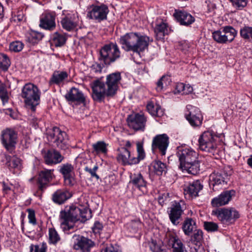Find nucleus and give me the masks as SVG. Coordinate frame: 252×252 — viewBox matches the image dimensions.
<instances>
[{
	"mask_svg": "<svg viewBox=\"0 0 252 252\" xmlns=\"http://www.w3.org/2000/svg\"><path fill=\"white\" fill-rule=\"evenodd\" d=\"M94 246V243L91 239L83 236H78L74 243L73 247L76 250L82 252H89L91 249Z\"/></svg>",
	"mask_w": 252,
	"mask_h": 252,
	"instance_id": "5701e85b",
	"label": "nucleus"
},
{
	"mask_svg": "<svg viewBox=\"0 0 252 252\" xmlns=\"http://www.w3.org/2000/svg\"><path fill=\"white\" fill-rule=\"evenodd\" d=\"M119 42L125 51L140 53L148 48L149 37L137 32H131L121 36Z\"/></svg>",
	"mask_w": 252,
	"mask_h": 252,
	"instance_id": "7ed1b4c3",
	"label": "nucleus"
},
{
	"mask_svg": "<svg viewBox=\"0 0 252 252\" xmlns=\"http://www.w3.org/2000/svg\"><path fill=\"white\" fill-rule=\"evenodd\" d=\"M187 109L185 117L190 125L193 127L200 126L203 117L199 109L191 105H187Z\"/></svg>",
	"mask_w": 252,
	"mask_h": 252,
	"instance_id": "4468645a",
	"label": "nucleus"
},
{
	"mask_svg": "<svg viewBox=\"0 0 252 252\" xmlns=\"http://www.w3.org/2000/svg\"><path fill=\"white\" fill-rule=\"evenodd\" d=\"M203 189V185L199 180L194 181L184 189L186 195H189L191 198L196 197L198 192Z\"/></svg>",
	"mask_w": 252,
	"mask_h": 252,
	"instance_id": "cd10ccee",
	"label": "nucleus"
},
{
	"mask_svg": "<svg viewBox=\"0 0 252 252\" xmlns=\"http://www.w3.org/2000/svg\"><path fill=\"white\" fill-rule=\"evenodd\" d=\"M226 42H232L237 34V31L231 26L223 27Z\"/></svg>",
	"mask_w": 252,
	"mask_h": 252,
	"instance_id": "58836bf2",
	"label": "nucleus"
},
{
	"mask_svg": "<svg viewBox=\"0 0 252 252\" xmlns=\"http://www.w3.org/2000/svg\"><path fill=\"white\" fill-rule=\"evenodd\" d=\"M61 24L63 28L67 31L72 30L76 26L75 22L69 16L63 18L61 21Z\"/></svg>",
	"mask_w": 252,
	"mask_h": 252,
	"instance_id": "ea45409f",
	"label": "nucleus"
},
{
	"mask_svg": "<svg viewBox=\"0 0 252 252\" xmlns=\"http://www.w3.org/2000/svg\"><path fill=\"white\" fill-rule=\"evenodd\" d=\"M232 6L237 9L241 10L245 7L248 3L247 0H229Z\"/></svg>",
	"mask_w": 252,
	"mask_h": 252,
	"instance_id": "3c124183",
	"label": "nucleus"
},
{
	"mask_svg": "<svg viewBox=\"0 0 252 252\" xmlns=\"http://www.w3.org/2000/svg\"><path fill=\"white\" fill-rule=\"evenodd\" d=\"M24 19V14L23 11H19L18 12L16 15L14 17V20L15 21L21 22Z\"/></svg>",
	"mask_w": 252,
	"mask_h": 252,
	"instance_id": "0e129e2a",
	"label": "nucleus"
},
{
	"mask_svg": "<svg viewBox=\"0 0 252 252\" xmlns=\"http://www.w3.org/2000/svg\"><path fill=\"white\" fill-rule=\"evenodd\" d=\"M122 77L121 73L116 72L106 76V85L108 88V93L110 94L115 95L121 84Z\"/></svg>",
	"mask_w": 252,
	"mask_h": 252,
	"instance_id": "a211bd4d",
	"label": "nucleus"
},
{
	"mask_svg": "<svg viewBox=\"0 0 252 252\" xmlns=\"http://www.w3.org/2000/svg\"><path fill=\"white\" fill-rule=\"evenodd\" d=\"M185 87V84L184 83H178L176 85V91L178 93H182L183 94V92L184 90V88Z\"/></svg>",
	"mask_w": 252,
	"mask_h": 252,
	"instance_id": "774afa93",
	"label": "nucleus"
},
{
	"mask_svg": "<svg viewBox=\"0 0 252 252\" xmlns=\"http://www.w3.org/2000/svg\"><path fill=\"white\" fill-rule=\"evenodd\" d=\"M47 245L45 243L40 245H31L30 246V252H46Z\"/></svg>",
	"mask_w": 252,
	"mask_h": 252,
	"instance_id": "603ef678",
	"label": "nucleus"
},
{
	"mask_svg": "<svg viewBox=\"0 0 252 252\" xmlns=\"http://www.w3.org/2000/svg\"><path fill=\"white\" fill-rule=\"evenodd\" d=\"M176 155L180 162L179 167L183 170L196 174L199 170L197 160L198 155L193 149L189 147H178Z\"/></svg>",
	"mask_w": 252,
	"mask_h": 252,
	"instance_id": "f03ea898",
	"label": "nucleus"
},
{
	"mask_svg": "<svg viewBox=\"0 0 252 252\" xmlns=\"http://www.w3.org/2000/svg\"><path fill=\"white\" fill-rule=\"evenodd\" d=\"M212 215L216 216L223 223L230 224L240 217L239 212L234 208H221L212 211Z\"/></svg>",
	"mask_w": 252,
	"mask_h": 252,
	"instance_id": "6e6552de",
	"label": "nucleus"
},
{
	"mask_svg": "<svg viewBox=\"0 0 252 252\" xmlns=\"http://www.w3.org/2000/svg\"><path fill=\"white\" fill-rule=\"evenodd\" d=\"M17 139V133L13 129L7 128L2 131V144L9 153L15 150Z\"/></svg>",
	"mask_w": 252,
	"mask_h": 252,
	"instance_id": "9d476101",
	"label": "nucleus"
},
{
	"mask_svg": "<svg viewBox=\"0 0 252 252\" xmlns=\"http://www.w3.org/2000/svg\"><path fill=\"white\" fill-rule=\"evenodd\" d=\"M53 171V169H44L39 172L37 181L38 186L37 195H40L44 191L48 186L49 183L54 177Z\"/></svg>",
	"mask_w": 252,
	"mask_h": 252,
	"instance_id": "9b49d317",
	"label": "nucleus"
},
{
	"mask_svg": "<svg viewBox=\"0 0 252 252\" xmlns=\"http://www.w3.org/2000/svg\"><path fill=\"white\" fill-rule=\"evenodd\" d=\"M166 242L167 245L173 249V252H187L181 241L176 236H169Z\"/></svg>",
	"mask_w": 252,
	"mask_h": 252,
	"instance_id": "c85d7f7f",
	"label": "nucleus"
},
{
	"mask_svg": "<svg viewBox=\"0 0 252 252\" xmlns=\"http://www.w3.org/2000/svg\"><path fill=\"white\" fill-rule=\"evenodd\" d=\"M67 77L68 73L66 71H55L53 72L49 82L50 84L60 85L63 83Z\"/></svg>",
	"mask_w": 252,
	"mask_h": 252,
	"instance_id": "2f4dec72",
	"label": "nucleus"
},
{
	"mask_svg": "<svg viewBox=\"0 0 252 252\" xmlns=\"http://www.w3.org/2000/svg\"><path fill=\"white\" fill-rule=\"evenodd\" d=\"M235 191L229 190L224 191L218 196L214 197L211 201L213 207H218L227 204L235 195Z\"/></svg>",
	"mask_w": 252,
	"mask_h": 252,
	"instance_id": "aec40b11",
	"label": "nucleus"
},
{
	"mask_svg": "<svg viewBox=\"0 0 252 252\" xmlns=\"http://www.w3.org/2000/svg\"><path fill=\"white\" fill-rule=\"evenodd\" d=\"M103 228L102 224L98 221H95L92 227L93 232L95 233H99L100 231L102 230Z\"/></svg>",
	"mask_w": 252,
	"mask_h": 252,
	"instance_id": "680f3d73",
	"label": "nucleus"
},
{
	"mask_svg": "<svg viewBox=\"0 0 252 252\" xmlns=\"http://www.w3.org/2000/svg\"><path fill=\"white\" fill-rule=\"evenodd\" d=\"M4 113L6 115H9L10 117H11L13 119H15V117L14 116V113L13 112L12 109L8 107L7 108L3 109L2 111L1 110V113Z\"/></svg>",
	"mask_w": 252,
	"mask_h": 252,
	"instance_id": "69168bd1",
	"label": "nucleus"
},
{
	"mask_svg": "<svg viewBox=\"0 0 252 252\" xmlns=\"http://www.w3.org/2000/svg\"><path fill=\"white\" fill-rule=\"evenodd\" d=\"M64 96L68 101L70 102H77L78 103H83L85 100V98L82 92L78 89L74 87L71 88Z\"/></svg>",
	"mask_w": 252,
	"mask_h": 252,
	"instance_id": "a878e982",
	"label": "nucleus"
},
{
	"mask_svg": "<svg viewBox=\"0 0 252 252\" xmlns=\"http://www.w3.org/2000/svg\"><path fill=\"white\" fill-rule=\"evenodd\" d=\"M6 159V165L10 169L13 168L20 170L22 168L21 160L17 157L5 156Z\"/></svg>",
	"mask_w": 252,
	"mask_h": 252,
	"instance_id": "f704fd0d",
	"label": "nucleus"
},
{
	"mask_svg": "<svg viewBox=\"0 0 252 252\" xmlns=\"http://www.w3.org/2000/svg\"><path fill=\"white\" fill-rule=\"evenodd\" d=\"M182 229L186 236H191L193 231L197 229V225L195 219L186 218L182 223Z\"/></svg>",
	"mask_w": 252,
	"mask_h": 252,
	"instance_id": "c756f323",
	"label": "nucleus"
},
{
	"mask_svg": "<svg viewBox=\"0 0 252 252\" xmlns=\"http://www.w3.org/2000/svg\"><path fill=\"white\" fill-rule=\"evenodd\" d=\"M121 57V52L116 43H111L103 46L100 50L98 60L104 65L108 66Z\"/></svg>",
	"mask_w": 252,
	"mask_h": 252,
	"instance_id": "423d86ee",
	"label": "nucleus"
},
{
	"mask_svg": "<svg viewBox=\"0 0 252 252\" xmlns=\"http://www.w3.org/2000/svg\"><path fill=\"white\" fill-rule=\"evenodd\" d=\"M174 16L181 25L189 26L195 21V18L185 11H176Z\"/></svg>",
	"mask_w": 252,
	"mask_h": 252,
	"instance_id": "393cba45",
	"label": "nucleus"
},
{
	"mask_svg": "<svg viewBox=\"0 0 252 252\" xmlns=\"http://www.w3.org/2000/svg\"><path fill=\"white\" fill-rule=\"evenodd\" d=\"M224 32L223 28H221V30H219L215 31L213 32V38L218 43H225L226 40L225 37Z\"/></svg>",
	"mask_w": 252,
	"mask_h": 252,
	"instance_id": "37998d69",
	"label": "nucleus"
},
{
	"mask_svg": "<svg viewBox=\"0 0 252 252\" xmlns=\"http://www.w3.org/2000/svg\"><path fill=\"white\" fill-rule=\"evenodd\" d=\"M92 88L93 90V98L94 100L100 101L106 95L107 96H112V94H110L108 93V88L106 84L97 80L94 81L92 84Z\"/></svg>",
	"mask_w": 252,
	"mask_h": 252,
	"instance_id": "dca6fc26",
	"label": "nucleus"
},
{
	"mask_svg": "<svg viewBox=\"0 0 252 252\" xmlns=\"http://www.w3.org/2000/svg\"><path fill=\"white\" fill-rule=\"evenodd\" d=\"M39 27L49 31L55 30L56 27V13L48 12L43 13L40 18Z\"/></svg>",
	"mask_w": 252,
	"mask_h": 252,
	"instance_id": "6ab92c4d",
	"label": "nucleus"
},
{
	"mask_svg": "<svg viewBox=\"0 0 252 252\" xmlns=\"http://www.w3.org/2000/svg\"><path fill=\"white\" fill-rule=\"evenodd\" d=\"M205 229L208 231H215L218 229V225L216 223L211 221H206L204 223Z\"/></svg>",
	"mask_w": 252,
	"mask_h": 252,
	"instance_id": "5fc2aeb1",
	"label": "nucleus"
},
{
	"mask_svg": "<svg viewBox=\"0 0 252 252\" xmlns=\"http://www.w3.org/2000/svg\"><path fill=\"white\" fill-rule=\"evenodd\" d=\"M155 173L158 175H161L166 172V165L159 160H154L151 164Z\"/></svg>",
	"mask_w": 252,
	"mask_h": 252,
	"instance_id": "e433bc0d",
	"label": "nucleus"
},
{
	"mask_svg": "<svg viewBox=\"0 0 252 252\" xmlns=\"http://www.w3.org/2000/svg\"><path fill=\"white\" fill-rule=\"evenodd\" d=\"M218 136L213 131H204L198 139L199 149L213 155L218 154Z\"/></svg>",
	"mask_w": 252,
	"mask_h": 252,
	"instance_id": "39448f33",
	"label": "nucleus"
},
{
	"mask_svg": "<svg viewBox=\"0 0 252 252\" xmlns=\"http://www.w3.org/2000/svg\"><path fill=\"white\" fill-rule=\"evenodd\" d=\"M49 137L51 140L54 139V142L59 149L63 151L68 149L69 145L67 134L65 132L61 131L59 128L54 127Z\"/></svg>",
	"mask_w": 252,
	"mask_h": 252,
	"instance_id": "f8f14e48",
	"label": "nucleus"
},
{
	"mask_svg": "<svg viewBox=\"0 0 252 252\" xmlns=\"http://www.w3.org/2000/svg\"><path fill=\"white\" fill-rule=\"evenodd\" d=\"M130 178L129 184H132L133 187L138 189L143 193H147V182L141 173L131 175Z\"/></svg>",
	"mask_w": 252,
	"mask_h": 252,
	"instance_id": "b1692460",
	"label": "nucleus"
},
{
	"mask_svg": "<svg viewBox=\"0 0 252 252\" xmlns=\"http://www.w3.org/2000/svg\"><path fill=\"white\" fill-rule=\"evenodd\" d=\"M21 96L26 107L34 111L40 103V92L37 87L32 83L25 84L22 89Z\"/></svg>",
	"mask_w": 252,
	"mask_h": 252,
	"instance_id": "20e7f679",
	"label": "nucleus"
},
{
	"mask_svg": "<svg viewBox=\"0 0 252 252\" xmlns=\"http://www.w3.org/2000/svg\"><path fill=\"white\" fill-rule=\"evenodd\" d=\"M93 152L96 154H104L105 155L107 153V144L104 141H99L92 145Z\"/></svg>",
	"mask_w": 252,
	"mask_h": 252,
	"instance_id": "c9c22d12",
	"label": "nucleus"
},
{
	"mask_svg": "<svg viewBox=\"0 0 252 252\" xmlns=\"http://www.w3.org/2000/svg\"><path fill=\"white\" fill-rule=\"evenodd\" d=\"M91 217V211L88 205L66 206L60 214L61 227L64 232L69 231L73 229L75 222H85Z\"/></svg>",
	"mask_w": 252,
	"mask_h": 252,
	"instance_id": "f257e3e1",
	"label": "nucleus"
},
{
	"mask_svg": "<svg viewBox=\"0 0 252 252\" xmlns=\"http://www.w3.org/2000/svg\"><path fill=\"white\" fill-rule=\"evenodd\" d=\"M109 12L107 6L104 4H92L88 8L87 16L91 19L100 22L107 19Z\"/></svg>",
	"mask_w": 252,
	"mask_h": 252,
	"instance_id": "1a4fd4ad",
	"label": "nucleus"
},
{
	"mask_svg": "<svg viewBox=\"0 0 252 252\" xmlns=\"http://www.w3.org/2000/svg\"><path fill=\"white\" fill-rule=\"evenodd\" d=\"M146 122V118L142 114L136 113L129 115L127 118L128 126L136 131H144Z\"/></svg>",
	"mask_w": 252,
	"mask_h": 252,
	"instance_id": "f3484780",
	"label": "nucleus"
},
{
	"mask_svg": "<svg viewBox=\"0 0 252 252\" xmlns=\"http://www.w3.org/2000/svg\"><path fill=\"white\" fill-rule=\"evenodd\" d=\"M8 99L9 97L7 92L3 90L2 89V87H1V100L2 101L3 105L4 106L7 104L8 106H9V103L8 102Z\"/></svg>",
	"mask_w": 252,
	"mask_h": 252,
	"instance_id": "bf43d9fd",
	"label": "nucleus"
},
{
	"mask_svg": "<svg viewBox=\"0 0 252 252\" xmlns=\"http://www.w3.org/2000/svg\"><path fill=\"white\" fill-rule=\"evenodd\" d=\"M232 170L229 167H225L215 171L209 176V185L214 190L219 189L222 186L227 184L229 176L232 174Z\"/></svg>",
	"mask_w": 252,
	"mask_h": 252,
	"instance_id": "0eeeda50",
	"label": "nucleus"
},
{
	"mask_svg": "<svg viewBox=\"0 0 252 252\" xmlns=\"http://www.w3.org/2000/svg\"><path fill=\"white\" fill-rule=\"evenodd\" d=\"M64 158L62 154L57 150L48 151L44 156L46 164L48 165L57 164L61 163Z\"/></svg>",
	"mask_w": 252,
	"mask_h": 252,
	"instance_id": "bb28decb",
	"label": "nucleus"
},
{
	"mask_svg": "<svg viewBox=\"0 0 252 252\" xmlns=\"http://www.w3.org/2000/svg\"><path fill=\"white\" fill-rule=\"evenodd\" d=\"M193 92V88L189 84H185V87L183 92V94H188Z\"/></svg>",
	"mask_w": 252,
	"mask_h": 252,
	"instance_id": "e2e57ef3",
	"label": "nucleus"
},
{
	"mask_svg": "<svg viewBox=\"0 0 252 252\" xmlns=\"http://www.w3.org/2000/svg\"><path fill=\"white\" fill-rule=\"evenodd\" d=\"M118 160L124 165L134 164L139 162V159L131 157L130 151L126 147L119 149V154L117 157Z\"/></svg>",
	"mask_w": 252,
	"mask_h": 252,
	"instance_id": "4be33fe9",
	"label": "nucleus"
},
{
	"mask_svg": "<svg viewBox=\"0 0 252 252\" xmlns=\"http://www.w3.org/2000/svg\"><path fill=\"white\" fill-rule=\"evenodd\" d=\"M24 47L23 43L19 41H16L10 43V49L14 52H19L21 51Z\"/></svg>",
	"mask_w": 252,
	"mask_h": 252,
	"instance_id": "864d4df0",
	"label": "nucleus"
},
{
	"mask_svg": "<svg viewBox=\"0 0 252 252\" xmlns=\"http://www.w3.org/2000/svg\"><path fill=\"white\" fill-rule=\"evenodd\" d=\"M49 238L50 243L56 244L60 240V237L54 228L49 229Z\"/></svg>",
	"mask_w": 252,
	"mask_h": 252,
	"instance_id": "a18cd8bd",
	"label": "nucleus"
},
{
	"mask_svg": "<svg viewBox=\"0 0 252 252\" xmlns=\"http://www.w3.org/2000/svg\"><path fill=\"white\" fill-rule=\"evenodd\" d=\"M193 233V234L191 235V242L196 245H200L203 241L202 231L197 229Z\"/></svg>",
	"mask_w": 252,
	"mask_h": 252,
	"instance_id": "79ce46f5",
	"label": "nucleus"
},
{
	"mask_svg": "<svg viewBox=\"0 0 252 252\" xmlns=\"http://www.w3.org/2000/svg\"><path fill=\"white\" fill-rule=\"evenodd\" d=\"M43 37V35L42 33L35 31H31L27 34L26 40L32 44L34 45L40 41Z\"/></svg>",
	"mask_w": 252,
	"mask_h": 252,
	"instance_id": "4c0bfd02",
	"label": "nucleus"
},
{
	"mask_svg": "<svg viewBox=\"0 0 252 252\" xmlns=\"http://www.w3.org/2000/svg\"><path fill=\"white\" fill-rule=\"evenodd\" d=\"M28 218L29 220V222L32 224H35L36 223V219L35 217L34 211L32 210L28 209Z\"/></svg>",
	"mask_w": 252,
	"mask_h": 252,
	"instance_id": "052dcab7",
	"label": "nucleus"
},
{
	"mask_svg": "<svg viewBox=\"0 0 252 252\" xmlns=\"http://www.w3.org/2000/svg\"><path fill=\"white\" fill-rule=\"evenodd\" d=\"M147 109L152 116L160 117L164 114V111L161 107L153 102H149L147 105Z\"/></svg>",
	"mask_w": 252,
	"mask_h": 252,
	"instance_id": "72a5a7b5",
	"label": "nucleus"
},
{
	"mask_svg": "<svg viewBox=\"0 0 252 252\" xmlns=\"http://www.w3.org/2000/svg\"><path fill=\"white\" fill-rule=\"evenodd\" d=\"M105 65H104L103 63H95L91 66V70L92 71L95 73H100L101 72L103 67Z\"/></svg>",
	"mask_w": 252,
	"mask_h": 252,
	"instance_id": "13d9d810",
	"label": "nucleus"
},
{
	"mask_svg": "<svg viewBox=\"0 0 252 252\" xmlns=\"http://www.w3.org/2000/svg\"><path fill=\"white\" fill-rule=\"evenodd\" d=\"M73 170V165L69 163L63 164L60 166V172L63 175L66 184L70 186H73L76 183L72 176Z\"/></svg>",
	"mask_w": 252,
	"mask_h": 252,
	"instance_id": "412c9836",
	"label": "nucleus"
},
{
	"mask_svg": "<svg viewBox=\"0 0 252 252\" xmlns=\"http://www.w3.org/2000/svg\"><path fill=\"white\" fill-rule=\"evenodd\" d=\"M141 225L142 224L139 220H132L128 224V227L130 232L135 233L137 232Z\"/></svg>",
	"mask_w": 252,
	"mask_h": 252,
	"instance_id": "09e8293b",
	"label": "nucleus"
},
{
	"mask_svg": "<svg viewBox=\"0 0 252 252\" xmlns=\"http://www.w3.org/2000/svg\"><path fill=\"white\" fill-rule=\"evenodd\" d=\"M185 208V204L183 201L174 202L168 211L169 219L174 225H177L180 223V219Z\"/></svg>",
	"mask_w": 252,
	"mask_h": 252,
	"instance_id": "2eb2a0df",
	"label": "nucleus"
},
{
	"mask_svg": "<svg viewBox=\"0 0 252 252\" xmlns=\"http://www.w3.org/2000/svg\"><path fill=\"white\" fill-rule=\"evenodd\" d=\"M98 169V166L95 165L93 168H90L88 166L85 167L84 170L89 173L92 177H95L97 180L99 179V176L96 174V171Z\"/></svg>",
	"mask_w": 252,
	"mask_h": 252,
	"instance_id": "4d7b16f0",
	"label": "nucleus"
},
{
	"mask_svg": "<svg viewBox=\"0 0 252 252\" xmlns=\"http://www.w3.org/2000/svg\"><path fill=\"white\" fill-rule=\"evenodd\" d=\"M71 194L64 189H58L52 195V200L55 203L61 204L70 198Z\"/></svg>",
	"mask_w": 252,
	"mask_h": 252,
	"instance_id": "7c9ffc66",
	"label": "nucleus"
},
{
	"mask_svg": "<svg viewBox=\"0 0 252 252\" xmlns=\"http://www.w3.org/2000/svg\"><path fill=\"white\" fill-rule=\"evenodd\" d=\"M167 27L166 24L163 22L157 24L155 29V32L157 38L160 39L163 38L165 34H166L167 32Z\"/></svg>",
	"mask_w": 252,
	"mask_h": 252,
	"instance_id": "a19ab883",
	"label": "nucleus"
},
{
	"mask_svg": "<svg viewBox=\"0 0 252 252\" xmlns=\"http://www.w3.org/2000/svg\"><path fill=\"white\" fill-rule=\"evenodd\" d=\"M100 252H118V251L114 247L111 246L102 249Z\"/></svg>",
	"mask_w": 252,
	"mask_h": 252,
	"instance_id": "338daca9",
	"label": "nucleus"
},
{
	"mask_svg": "<svg viewBox=\"0 0 252 252\" xmlns=\"http://www.w3.org/2000/svg\"><path fill=\"white\" fill-rule=\"evenodd\" d=\"M9 58L5 54H1V69L6 71L10 65Z\"/></svg>",
	"mask_w": 252,
	"mask_h": 252,
	"instance_id": "de8ad7c7",
	"label": "nucleus"
},
{
	"mask_svg": "<svg viewBox=\"0 0 252 252\" xmlns=\"http://www.w3.org/2000/svg\"><path fill=\"white\" fill-rule=\"evenodd\" d=\"M137 146V151L138 153L137 157H135L136 158H138L139 159V162L140 160L143 159L145 156L144 151L143 148V146L141 143L140 142H138L136 144Z\"/></svg>",
	"mask_w": 252,
	"mask_h": 252,
	"instance_id": "6e6d98bb",
	"label": "nucleus"
},
{
	"mask_svg": "<svg viewBox=\"0 0 252 252\" xmlns=\"http://www.w3.org/2000/svg\"><path fill=\"white\" fill-rule=\"evenodd\" d=\"M169 144V138L166 134H158L153 139L152 149L153 151H158L162 156H164Z\"/></svg>",
	"mask_w": 252,
	"mask_h": 252,
	"instance_id": "ddd939ff",
	"label": "nucleus"
},
{
	"mask_svg": "<svg viewBox=\"0 0 252 252\" xmlns=\"http://www.w3.org/2000/svg\"><path fill=\"white\" fill-rule=\"evenodd\" d=\"M241 36L244 39L250 40L252 39V27L244 26L240 31Z\"/></svg>",
	"mask_w": 252,
	"mask_h": 252,
	"instance_id": "c03bdc74",
	"label": "nucleus"
},
{
	"mask_svg": "<svg viewBox=\"0 0 252 252\" xmlns=\"http://www.w3.org/2000/svg\"><path fill=\"white\" fill-rule=\"evenodd\" d=\"M168 81V77L166 76H162L157 82L156 90L158 92L161 91L164 87L167 85V82Z\"/></svg>",
	"mask_w": 252,
	"mask_h": 252,
	"instance_id": "8fccbe9b",
	"label": "nucleus"
},
{
	"mask_svg": "<svg viewBox=\"0 0 252 252\" xmlns=\"http://www.w3.org/2000/svg\"><path fill=\"white\" fill-rule=\"evenodd\" d=\"M149 247L152 252H167L164 246L158 245L153 240L149 243Z\"/></svg>",
	"mask_w": 252,
	"mask_h": 252,
	"instance_id": "49530a36",
	"label": "nucleus"
},
{
	"mask_svg": "<svg viewBox=\"0 0 252 252\" xmlns=\"http://www.w3.org/2000/svg\"><path fill=\"white\" fill-rule=\"evenodd\" d=\"M67 40L66 34L59 32H54L51 37V43L56 47L63 46Z\"/></svg>",
	"mask_w": 252,
	"mask_h": 252,
	"instance_id": "473e14b6",
	"label": "nucleus"
}]
</instances>
